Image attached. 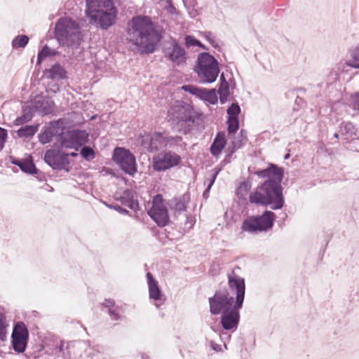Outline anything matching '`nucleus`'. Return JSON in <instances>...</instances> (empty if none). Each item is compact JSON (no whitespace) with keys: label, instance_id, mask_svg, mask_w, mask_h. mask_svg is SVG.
<instances>
[{"label":"nucleus","instance_id":"obj_1","mask_svg":"<svg viewBox=\"0 0 359 359\" xmlns=\"http://www.w3.org/2000/svg\"><path fill=\"white\" fill-rule=\"evenodd\" d=\"M127 39L142 53L154 52L161 39L151 18L147 15L133 16L127 22Z\"/></svg>","mask_w":359,"mask_h":359},{"label":"nucleus","instance_id":"obj_2","mask_svg":"<svg viewBox=\"0 0 359 359\" xmlns=\"http://www.w3.org/2000/svg\"><path fill=\"white\" fill-rule=\"evenodd\" d=\"M283 180H266L250 194L249 201L258 205H270L272 210L281 209L285 204L281 185Z\"/></svg>","mask_w":359,"mask_h":359},{"label":"nucleus","instance_id":"obj_3","mask_svg":"<svg viewBox=\"0 0 359 359\" xmlns=\"http://www.w3.org/2000/svg\"><path fill=\"white\" fill-rule=\"evenodd\" d=\"M86 13L89 23L103 30L116 22L117 9L111 0H86Z\"/></svg>","mask_w":359,"mask_h":359},{"label":"nucleus","instance_id":"obj_4","mask_svg":"<svg viewBox=\"0 0 359 359\" xmlns=\"http://www.w3.org/2000/svg\"><path fill=\"white\" fill-rule=\"evenodd\" d=\"M168 117L172 129L183 134L189 133L199 118L193 107L183 101L175 102L169 109Z\"/></svg>","mask_w":359,"mask_h":359},{"label":"nucleus","instance_id":"obj_5","mask_svg":"<svg viewBox=\"0 0 359 359\" xmlns=\"http://www.w3.org/2000/svg\"><path fill=\"white\" fill-rule=\"evenodd\" d=\"M55 36L60 45L72 48H78L82 41L80 27L72 19L60 18L55 24Z\"/></svg>","mask_w":359,"mask_h":359},{"label":"nucleus","instance_id":"obj_6","mask_svg":"<svg viewBox=\"0 0 359 359\" xmlns=\"http://www.w3.org/2000/svg\"><path fill=\"white\" fill-rule=\"evenodd\" d=\"M196 71L203 83H213L219 72L218 62L209 53H201L198 55Z\"/></svg>","mask_w":359,"mask_h":359},{"label":"nucleus","instance_id":"obj_7","mask_svg":"<svg viewBox=\"0 0 359 359\" xmlns=\"http://www.w3.org/2000/svg\"><path fill=\"white\" fill-rule=\"evenodd\" d=\"M276 215L270 210H265L262 215L248 217L242 224L241 229L248 233L266 231L273 226Z\"/></svg>","mask_w":359,"mask_h":359},{"label":"nucleus","instance_id":"obj_8","mask_svg":"<svg viewBox=\"0 0 359 359\" xmlns=\"http://www.w3.org/2000/svg\"><path fill=\"white\" fill-rule=\"evenodd\" d=\"M89 135L84 130H72L60 133L59 142L62 147L78 150L88 141Z\"/></svg>","mask_w":359,"mask_h":359},{"label":"nucleus","instance_id":"obj_9","mask_svg":"<svg viewBox=\"0 0 359 359\" xmlns=\"http://www.w3.org/2000/svg\"><path fill=\"white\" fill-rule=\"evenodd\" d=\"M112 159L128 175L133 176L137 172L136 158L128 149L123 147L115 148Z\"/></svg>","mask_w":359,"mask_h":359},{"label":"nucleus","instance_id":"obj_10","mask_svg":"<svg viewBox=\"0 0 359 359\" xmlns=\"http://www.w3.org/2000/svg\"><path fill=\"white\" fill-rule=\"evenodd\" d=\"M210 311L213 315H218L230 310L233 306L234 298L226 290H217L213 297L208 299Z\"/></svg>","mask_w":359,"mask_h":359},{"label":"nucleus","instance_id":"obj_11","mask_svg":"<svg viewBox=\"0 0 359 359\" xmlns=\"http://www.w3.org/2000/svg\"><path fill=\"white\" fill-rule=\"evenodd\" d=\"M182 161L180 155L168 151L158 154L152 159V166L157 172L165 171L178 165Z\"/></svg>","mask_w":359,"mask_h":359},{"label":"nucleus","instance_id":"obj_12","mask_svg":"<svg viewBox=\"0 0 359 359\" xmlns=\"http://www.w3.org/2000/svg\"><path fill=\"white\" fill-rule=\"evenodd\" d=\"M236 269H240L238 266ZM235 269L236 268L227 274L228 287L229 290L236 295L234 303L237 306H241L243 304L245 299V279L236 273Z\"/></svg>","mask_w":359,"mask_h":359},{"label":"nucleus","instance_id":"obj_13","mask_svg":"<svg viewBox=\"0 0 359 359\" xmlns=\"http://www.w3.org/2000/svg\"><path fill=\"white\" fill-rule=\"evenodd\" d=\"M148 215L159 226H165L168 224L170 219L168 210L163 204V199L161 195L158 194L154 197L152 206L148 210Z\"/></svg>","mask_w":359,"mask_h":359},{"label":"nucleus","instance_id":"obj_14","mask_svg":"<svg viewBox=\"0 0 359 359\" xmlns=\"http://www.w3.org/2000/svg\"><path fill=\"white\" fill-rule=\"evenodd\" d=\"M43 160L53 170L69 171V169L67 168L69 164L68 154L55 149H50L45 152Z\"/></svg>","mask_w":359,"mask_h":359},{"label":"nucleus","instance_id":"obj_15","mask_svg":"<svg viewBox=\"0 0 359 359\" xmlns=\"http://www.w3.org/2000/svg\"><path fill=\"white\" fill-rule=\"evenodd\" d=\"M12 345L15 352H25L29 337L28 330L23 323L18 322L14 326L12 333Z\"/></svg>","mask_w":359,"mask_h":359},{"label":"nucleus","instance_id":"obj_16","mask_svg":"<svg viewBox=\"0 0 359 359\" xmlns=\"http://www.w3.org/2000/svg\"><path fill=\"white\" fill-rule=\"evenodd\" d=\"M163 53L175 65H180L186 62L187 53L176 39H172L164 48Z\"/></svg>","mask_w":359,"mask_h":359},{"label":"nucleus","instance_id":"obj_17","mask_svg":"<svg viewBox=\"0 0 359 359\" xmlns=\"http://www.w3.org/2000/svg\"><path fill=\"white\" fill-rule=\"evenodd\" d=\"M243 307V305L237 306L234 303L233 307L230 310H226L222 313L221 324L225 330H236L240 320L239 309Z\"/></svg>","mask_w":359,"mask_h":359},{"label":"nucleus","instance_id":"obj_18","mask_svg":"<svg viewBox=\"0 0 359 359\" xmlns=\"http://www.w3.org/2000/svg\"><path fill=\"white\" fill-rule=\"evenodd\" d=\"M142 144L151 152L158 151L165 147V134L155 133L154 134L147 135L142 140Z\"/></svg>","mask_w":359,"mask_h":359},{"label":"nucleus","instance_id":"obj_19","mask_svg":"<svg viewBox=\"0 0 359 359\" xmlns=\"http://www.w3.org/2000/svg\"><path fill=\"white\" fill-rule=\"evenodd\" d=\"M254 174L260 178L278 180L283 179L284 169L276 164L269 163L266 168L256 170Z\"/></svg>","mask_w":359,"mask_h":359},{"label":"nucleus","instance_id":"obj_20","mask_svg":"<svg viewBox=\"0 0 359 359\" xmlns=\"http://www.w3.org/2000/svg\"><path fill=\"white\" fill-rule=\"evenodd\" d=\"M59 123L57 122H50L48 126L43 128L41 132L39 134V141L46 144L53 140L54 136L58 133Z\"/></svg>","mask_w":359,"mask_h":359},{"label":"nucleus","instance_id":"obj_21","mask_svg":"<svg viewBox=\"0 0 359 359\" xmlns=\"http://www.w3.org/2000/svg\"><path fill=\"white\" fill-rule=\"evenodd\" d=\"M189 201V198L187 195H183L179 198H175L172 201L171 209L174 211V215L176 217L184 215L186 218V222H188L189 217L186 214L187 212V203Z\"/></svg>","mask_w":359,"mask_h":359},{"label":"nucleus","instance_id":"obj_22","mask_svg":"<svg viewBox=\"0 0 359 359\" xmlns=\"http://www.w3.org/2000/svg\"><path fill=\"white\" fill-rule=\"evenodd\" d=\"M147 280L149 298L154 301H161L163 299L162 291L158 285V281L150 272H147Z\"/></svg>","mask_w":359,"mask_h":359},{"label":"nucleus","instance_id":"obj_23","mask_svg":"<svg viewBox=\"0 0 359 359\" xmlns=\"http://www.w3.org/2000/svg\"><path fill=\"white\" fill-rule=\"evenodd\" d=\"M226 144V140L225 138V135L224 133L219 132L215 139L213 142L210 146V152L214 156H218L221 153L223 149L224 148Z\"/></svg>","mask_w":359,"mask_h":359},{"label":"nucleus","instance_id":"obj_24","mask_svg":"<svg viewBox=\"0 0 359 359\" xmlns=\"http://www.w3.org/2000/svg\"><path fill=\"white\" fill-rule=\"evenodd\" d=\"M339 132L346 140L349 138L353 139L358 134V129L351 122H343L339 126Z\"/></svg>","mask_w":359,"mask_h":359},{"label":"nucleus","instance_id":"obj_25","mask_svg":"<svg viewBox=\"0 0 359 359\" xmlns=\"http://www.w3.org/2000/svg\"><path fill=\"white\" fill-rule=\"evenodd\" d=\"M49 79L60 80L67 78V72L60 64L53 65L47 72Z\"/></svg>","mask_w":359,"mask_h":359},{"label":"nucleus","instance_id":"obj_26","mask_svg":"<svg viewBox=\"0 0 359 359\" xmlns=\"http://www.w3.org/2000/svg\"><path fill=\"white\" fill-rule=\"evenodd\" d=\"M120 200L123 205L131 210H135L139 206L137 201L133 198V191L130 190L125 191Z\"/></svg>","mask_w":359,"mask_h":359},{"label":"nucleus","instance_id":"obj_27","mask_svg":"<svg viewBox=\"0 0 359 359\" xmlns=\"http://www.w3.org/2000/svg\"><path fill=\"white\" fill-rule=\"evenodd\" d=\"M198 97L212 104L217 103L218 99L215 89L206 90L202 88Z\"/></svg>","mask_w":359,"mask_h":359},{"label":"nucleus","instance_id":"obj_28","mask_svg":"<svg viewBox=\"0 0 359 359\" xmlns=\"http://www.w3.org/2000/svg\"><path fill=\"white\" fill-rule=\"evenodd\" d=\"M33 117V109L30 106L25 107L22 109V114L18 117L14 123L15 126L22 125L32 120Z\"/></svg>","mask_w":359,"mask_h":359},{"label":"nucleus","instance_id":"obj_29","mask_svg":"<svg viewBox=\"0 0 359 359\" xmlns=\"http://www.w3.org/2000/svg\"><path fill=\"white\" fill-rule=\"evenodd\" d=\"M39 125H27L21 127L17 130V134L20 137H32L38 130Z\"/></svg>","mask_w":359,"mask_h":359},{"label":"nucleus","instance_id":"obj_30","mask_svg":"<svg viewBox=\"0 0 359 359\" xmlns=\"http://www.w3.org/2000/svg\"><path fill=\"white\" fill-rule=\"evenodd\" d=\"M20 170L30 175H34L38 172V170L36 168L32 159H22V163L18 165Z\"/></svg>","mask_w":359,"mask_h":359},{"label":"nucleus","instance_id":"obj_31","mask_svg":"<svg viewBox=\"0 0 359 359\" xmlns=\"http://www.w3.org/2000/svg\"><path fill=\"white\" fill-rule=\"evenodd\" d=\"M59 53L55 50L50 48L47 45H45L42 49L38 53L37 64H40L45 58L51 55H57Z\"/></svg>","mask_w":359,"mask_h":359},{"label":"nucleus","instance_id":"obj_32","mask_svg":"<svg viewBox=\"0 0 359 359\" xmlns=\"http://www.w3.org/2000/svg\"><path fill=\"white\" fill-rule=\"evenodd\" d=\"M251 189V184L248 181L242 182L236 191V194L239 199L244 200Z\"/></svg>","mask_w":359,"mask_h":359},{"label":"nucleus","instance_id":"obj_33","mask_svg":"<svg viewBox=\"0 0 359 359\" xmlns=\"http://www.w3.org/2000/svg\"><path fill=\"white\" fill-rule=\"evenodd\" d=\"M351 58L346 60L345 64L351 67L359 69V45L352 51Z\"/></svg>","mask_w":359,"mask_h":359},{"label":"nucleus","instance_id":"obj_34","mask_svg":"<svg viewBox=\"0 0 359 359\" xmlns=\"http://www.w3.org/2000/svg\"><path fill=\"white\" fill-rule=\"evenodd\" d=\"M29 37L27 35H18L12 41V46L13 48H25L29 43Z\"/></svg>","mask_w":359,"mask_h":359},{"label":"nucleus","instance_id":"obj_35","mask_svg":"<svg viewBox=\"0 0 359 359\" xmlns=\"http://www.w3.org/2000/svg\"><path fill=\"white\" fill-rule=\"evenodd\" d=\"M349 107L355 111L354 114L359 115V91L351 96Z\"/></svg>","mask_w":359,"mask_h":359},{"label":"nucleus","instance_id":"obj_36","mask_svg":"<svg viewBox=\"0 0 359 359\" xmlns=\"http://www.w3.org/2000/svg\"><path fill=\"white\" fill-rule=\"evenodd\" d=\"M228 118H238V115L241 112L240 106L237 102L232 103L228 108L227 111Z\"/></svg>","mask_w":359,"mask_h":359},{"label":"nucleus","instance_id":"obj_37","mask_svg":"<svg viewBox=\"0 0 359 359\" xmlns=\"http://www.w3.org/2000/svg\"><path fill=\"white\" fill-rule=\"evenodd\" d=\"M182 140V139L180 136L172 137L165 134V147H172L175 145H179L181 143Z\"/></svg>","mask_w":359,"mask_h":359},{"label":"nucleus","instance_id":"obj_38","mask_svg":"<svg viewBox=\"0 0 359 359\" xmlns=\"http://www.w3.org/2000/svg\"><path fill=\"white\" fill-rule=\"evenodd\" d=\"M228 133L229 135L231 133L234 134L239 128V121L238 118H228Z\"/></svg>","mask_w":359,"mask_h":359},{"label":"nucleus","instance_id":"obj_39","mask_svg":"<svg viewBox=\"0 0 359 359\" xmlns=\"http://www.w3.org/2000/svg\"><path fill=\"white\" fill-rule=\"evenodd\" d=\"M80 154L86 160L93 158L95 156L94 150L91 147L87 146L81 148Z\"/></svg>","mask_w":359,"mask_h":359},{"label":"nucleus","instance_id":"obj_40","mask_svg":"<svg viewBox=\"0 0 359 359\" xmlns=\"http://www.w3.org/2000/svg\"><path fill=\"white\" fill-rule=\"evenodd\" d=\"M185 44L187 47L199 46L205 48V46L196 38L192 36L188 35L185 37Z\"/></svg>","mask_w":359,"mask_h":359},{"label":"nucleus","instance_id":"obj_41","mask_svg":"<svg viewBox=\"0 0 359 359\" xmlns=\"http://www.w3.org/2000/svg\"><path fill=\"white\" fill-rule=\"evenodd\" d=\"M182 88L186 92H189L192 95H196L198 97H199L201 90L202 89L201 88L190 84L184 85L182 87Z\"/></svg>","mask_w":359,"mask_h":359},{"label":"nucleus","instance_id":"obj_42","mask_svg":"<svg viewBox=\"0 0 359 359\" xmlns=\"http://www.w3.org/2000/svg\"><path fill=\"white\" fill-rule=\"evenodd\" d=\"M219 171H211L208 172L207 180L209 181L208 185L206 188V191H210L211 187L214 184Z\"/></svg>","mask_w":359,"mask_h":359},{"label":"nucleus","instance_id":"obj_43","mask_svg":"<svg viewBox=\"0 0 359 359\" xmlns=\"http://www.w3.org/2000/svg\"><path fill=\"white\" fill-rule=\"evenodd\" d=\"M218 94L229 95V85L225 79H224V81L220 82Z\"/></svg>","mask_w":359,"mask_h":359},{"label":"nucleus","instance_id":"obj_44","mask_svg":"<svg viewBox=\"0 0 359 359\" xmlns=\"http://www.w3.org/2000/svg\"><path fill=\"white\" fill-rule=\"evenodd\" d=\"M346 148L353 151H359V138H353L348 142Z\"/></svg>","mask_w":359,"mask_h":359},{"label":"nucleus","instance_id":"obj_45","mask_svg":"<svg viewBox=\"0 0 359 359\" xmlns=\"http://www.w3.org/2000/svg\"><path fill=\"white\" fill-rule=\"evenodd\" d=\"M8 136L7 130L0 127V151L3 149Z\"/></svg>","mask_w":359,"mask_h":359},{"label":"nucleus","instance_id":"obj_46","mask_svg":"<svg viewBox=\"0 0 359 359\" xmlns=\"http://www.w3.org/2000/svg\"><path fill=\"white\" fill-rule=\"evenodd\" d=\"M204 37L207 39V41L214 47H216L217 46L215 37L212 35V34L210 32H205L204 33Z\"/></svg>","mask_w":359,"mask_h":359},{"label":"nucleus","instance_id":"obj_47","mask_svg":"<svg viewBox=\"0 0 359 359\" xmlns=\"http://www.w3.org/2000/svg\"><path fill=\"white\" fill-rule=\"evenodd\" d=\"M233 136V139L231 141L233 142L234 143L241 144V147L243 146L248 140L247 137L245 136H243V137H240L238 136H235L234 134Z\"/></svg>","mask_w":359,"mask_h":359},{"label":"nucleus","instance_id":"obj_48","mask_svg":"<svg viewBox=\"0 0 359 359\" xmlns=\"http://www.w3.org/2000/svg\"><path fill=\"white\" fill-rule=\"evenodd\" d=\"M241 148V144L231 142V144L228 147L229 155L233 154L236 150Z\"/></svg>","mask_w":359,"mask_h":359},{"label":"nucleus","instance_id":"obj_49","mask_svg":"<svg viewBox=\"0 0 359 359\" xmlns=\"http://www.w3.org/2000/svg\"><path fill=\"white\" fill-rule=\"evenodd\" d=\"M108 313L112 320H118L121 319V316L115 310H113L112 309H109L108 310Z\"/></svg>","mask_w":359,"mask_h":359},{"label":"nucleus","instance_id":"obj_50","mask_svg":"<svg viewBox=\"0 0 359 359\" xmlns=\"http://www.w3.org/2000/svg\"><path fill=\"white\" fill-rule=\"evenodd\" d=\"M109 207L111 208H113L114 210H116V211H118V212L123 214V215H127L129 213V211L122 207H121L120 205H110Z\"/></svg>","mask_w":359,"mask_h":359},{"label":"nucleus","instance_id":"obj_51","mask_svg":"<svg viewBox=\"0 0 359 359\" xmlns=\"http://www.w3.org/2000/svg\"><path fill=\"white\" fill-rule=\"evenodd\" d=\"M102 305L104 307L108 308L109 309H111V307L114 306V301L111 299H106L104 302L102 304Z\"/></svg>","mask_w":359,"mask_h":359},{"label":"nucleus","instance_id":"obj_52","mask_svg":"<svg viewBox=\"0 0 359 359\" xmlns=\"http://www.w3.org/2000/svg\"><path fill=\"white\" fill-rule=\"evenodd\" d=\"M10 159H11V163H13V165H18H18H20V163H22V159H18V158H16L13 156H10Z\"/></svg>","mask_w":359,"mask_h":359},{"label":"nucleus","instance_id":"obj_53","mask_svg":"<svg viewBox=\"0 0 359 359\" xmlns=\"http://www.w3.org/2000/svg\"><path fill=\"white\" fill-rule=\"evenodd\" d=\"M219 101L221 104H224L228 100V97L229 95H224V94H219Z\"/></svg>","mask_w":359,"mask_h":359},{"label":"nucleus","instance_id":"obj_54","mask_svg":"<svg viewBox=\"0 0 359 359\" xmlns=\"http://www.w3.org/2000/svg\"><path fill=\"white\" fill-rule=\"evenodd\" d=\"M56 348L59 353L64 354V341H61L60 345Z\"/></svg>","mask_w":359,"mask_h":359},{"label":"nucleus","instance_id":"obj_55","mask_svg":"<svg viewBox=\"0 0 359 359\" xmlns=\"http://www.w3.org/2000/svg\"><path fill=\"white\" fill-rule=\"evenodd\" d=\"M237 136L240 137H243V136L247 137V132L244 130H241Z\"/></svg>","mask_w":359,"mask_h":359},{"label":"nucleus","instance_id":"obj_56","mask_svg":"<svg viewBox=\"0 0 359 359\" xmlns=\"http://www.w3.org/2000/svg\"><path fill=\"white\" fill-rule=\"evenodd\" d=\"M209 191H206V189L204 191L203 196L204 198H208Z\"/></svg>","mask_w":359,"mask_h":359},{"label":"nucleus","instance_id":"obj_57","mask_svg":"<svg viewBox=\"0 0 359 359\" xmlns=\"http://www.w3.org/2000/svg\"><path fill=\"white\" fill-rule=\"evenodd\" d=\"M69 154V156H73V157H76L78 156V154L76 153V152H72L70 154Z\"/></svg>","mask_w":359,"mask_h":359},{"label":"nucleus","instance_id":"obj_58","mask_svg":"<svg viewBox=\"0 0 359 359\" xmlns=\"http://www.w3.org/2000/svg\"><path fill=\"white\" fill-rule=\"evenodd\" d=\"M142 359H149V356L146 354H142Z\"/></svg>","mask_w":359,"mask_h":359},{"label":"nucleus","instance_id":"obj_59","mask_svg":"<svg viewBox=\"0 0 359 359\" xmlns=\"http://www.w3.org/2000/svg\"><path fill=\"white\" fill-rule=\"evenodd\" d=\"M224 79H225V78H224V74L222 73V74H221V76H220V81H221V82H222V81H224Z\"/></svg>","mask_w":359,"mask_h":359},{"label":"nucleus","instance_id":"obj_60","mask_svg":"<svg viewBox=\"0 0 359 359\" xmlns=\"http://www.w3.org/2000/svg\"><path fill=\"white\" fill-rule=\"evenodd\" d=\"M290 158V154H286L284 156L285 159H288Z\"/></svg>","mask_w":359,"mask_h":359},{"label":"nucleus","instance_id":"obj_61","mask_svg":"<svg viewBox=\"0 0 359 359\" xmlns=\"http://www.w3.org/2000/svg\"><path fill=\"white\" fill-rule=\"evenodd\" d=\"M187 2H189L191 4H194V0H187V1H185V4H186Z\"/></svg>","mask_w":359,"mask_h":359},{"label":"nucleus","instance_id":"obj_62","mask_svg":"<svg viewBox=\"0 0 359 359\" xmlns=\"http://www.w3.org/2000/svg\"><path fill=\"white\" fill-rule=\"evenodd\" d=\"M334 137L336 138V139H339V133H334Z\"/></svg>","mask_w":359,"mask_h":359},{"label":"nucleus","instance_id":"obj_63","mask_svg":"<svg viewBox=\"0 0 359 359\" xmlns=\"http://www.w3.org/2000/svg\"><path fill=\"white\" fill-rule=\"evenodd\" d=\"M212 348H213V349L216 350L217 346H214L212 345Z\"/></svg>","mask_w":359,"mask_h":359},{"label":"nucleus","instance_id":"obj_64","mask_svg":"<svg viewBox=\"0 0 359 359\" xmlns=\"http://www.w3.org/2000/svg\"><path fill=\"white\" fill-rule=\"evenodd\" d=\"M212 348H213V349L216 350L217 346H214L212 345Z\"/></svg>","mask_w":359,"mask_h":359}]
</instances>
